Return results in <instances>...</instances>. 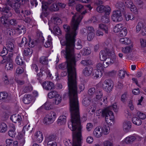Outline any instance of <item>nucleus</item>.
Returning <instances> with one entry per match:
<instances>
[{"mask_svg":"<svg viewBox=\"0 0 146 146\" xmlns=\"http://www.w3.org/2000/svg\"><path fill=\"white\" fill-rule=\"evenodd\" d=\"M33 89V87L30 84L28 83L26 86L24 90L25 92H28L31 91Z\"/></svg>","mask_w":146,"mask_h":146,"instance_id":"obj_51","label":"nucleus"},{"mask_svg":"<svg viewBox=\"0 0 146 146\" xmlns=\"http://www.w3.org/2000/svg\"><path fill=\"white\" fill-rule=\"evenodd\" d=\"M123 14L125 18L127 21H128L129 20L132 21L135 19V17L130 13L125 12V13H123Z\"/></svg>","mask_w":146,"mask_h":146,"instance_id":"obj_26","label":"nucleus"},{"mask_svg":"<svg viewBox=\"0 0 146 146\" xmlns=\"http://www.w3.org/2000/svg\"><path fill=\"white\" fill-rule=\"evenodd\" d=\"M107 54L109 56L111 57H108L106 59V61L103 62L104 67H107L108 66L111 65L113 63L117 61L114 52L112 51L111 52L107 53Z\"/></svg>","mask_w":146,"mask_h":146,"instance_id":"obj_6","label":"nucleus"},{"mask_svg":"<svg viewBox=\"0 0 146 146\" xmlns=\"http://www.w3.org/2000/svg\"><path fill=\"white\" fill-rule=\"evenodd\" d=\"M5 68L7 70H12L13 68V66L12 63L11 62L7 63L6 65Z\"/></svg>","mask_w":146,"mask_h":146,"instance_id":"obj_55","label":"nucleus"},{"mask_svg":"<svg viewBox=\"0 0 146 146\" xmlns=\"http://www.w3.org/2000/svg\"><path fill=\"white\" fill-rule=\"evenodd\" d=\"M98 28L99 29H102L106 33H108V26L103 24H100L99 25Z\"/></svg>","mask_w":146,"mask_h":146,"instance_id":"obj_43","label":"nucleus"},{"mask_svg":"<svg viewBox=\"0 0 146 146\" xmlns=\"http://www.w3.org/2000/svg\"><path fill=\"white\" fill-rule=\"evenodd\" d=\"M81 17L77 13L73 16L70 29L69 26L64 25L63 28L67 33L66 35V40H61L60 42L63 46H66L65 50L61 51V53L67 60L66 66L68 72V86H76V62L79 59L80 55L78 54L76 56L74 54V42Z\"/></svg>","mask_w":146,"mask_h":146,"instance_id":"obj_1","label":"nucleus"},{"mask_svg":"<svg viewBox=\"0 0 146 146\" xmlns=\"http://www.w3.org/2000/svg\"><path fill=\"white\" fill-rule=\"evenodd\" d=\"M105 121L109 125H111L115 122L114 116L113 112L107 109L106 111H104L103 113Z\"/></svg>","mask_w":146,"mask_h":146,"instance_id":"obj_5","label":"nucleus"},{"mask_svg":"<svg viewBox=\"0 0 146 146\" xmlns=\"http://www.w3.org/2000/svg\"><path fill=\"white\" fill-rule=\"evenodd\" d=\"M27 38L25 37L23 38L21 43H20L19 45L21 47H23L27 44Z\"/></svg>","mask_w":146,"mask_h":146,"instance_id":"obj_57","label":"nucleus"},{"mask_svg":"<svg viewBox=\"0 0 146 146\" xmlns=\"http://www.w3.org/2000/svg\"><path fill=\"white\" fill-rule=\"evenodd\" d=\"M93 70L92 67H88L84 68L83 71V74L86 76H88L92 73Z\"/></svg>","mask_w":146,"mask_h":146,"instance_id":"obj_25","label":"nucleus"},{"mask_svg":"<svg viewBox=\"0 0 146 146\" xmlns=\"http://www.w3.org/2000/svg\"><path fill=\"white\" fill-rule=\"evenodd\" d=\"M53 122V121L49 116L46 114L43 119V123L45 125H48L50 124Z\"/></svg>","mask_w":146,"mask_h":146,"instance_id":"obj_28","label":"nucleus"},{"mask_svg":"<svg viewBox=\"0 0 146 146\" xmlns=\"http://www.w3.org/2000/svg\"><path fill=\"white\" fill-rule=\"evenodd\" d=\"M144 25L143 24L142 22H140L138 23L136 27V32L138 33L141 30Z\"/></svg>","mask_w":146,"mask_h":146,"instance_id":"obj_47","label":"nucleus"},{"mask_svg":"<svg viewBox=\"0 0 146 146\" xmlns=\"http://www.w3.org/2000/svg\"><path fill=\"white\" fill-rule=\"evenodd\" d=\"M81 63L84 66L90 65L92 64V62L90 60H82Z\"/></svg>","mask_w":146,"mask_h":146,"instance_id":"obj_56","label":"nucleus"},{"mask_svg":"<svg viewBox=\"0 0 146 146\" xmlns=\"http://www.w3.org/2000/svg\"><path fill=\"white\" fill-rule=\"evenodd\" d=\"M52 45V38L50 35H48V36L47 40L46 41L44 46L45 47H49Z\"/></svg>","mask_w":146,"mask_h":146,"instance_id":"obj_38","label":"nucleus"},{"mask_svg":"<svg viewBox=\"0 0 146 146\" xmlns=\"http://www.w3.org/2000/svg\"><path fill=\"white\" fill-rule=\"evenodd\" d=\"M130 9L131 11L134 14L136 15L138 13V9L134 5L131 7Z\"/></svg>","mask_w":146,"mask_h":146,"instance_id":"obj_54","label":"nucleus"},{"mask_svg":"<svg viewBox=\"0 0 146 146\" xmlns=\"http://www.w3.org/2000/svg\"><path fill=\"white\" fill-rule=\"evenodd\" d=\"M132 122L135 125H139L142 123L141 120L137 117L133 116L132 118Z\"/></svg>","mask_w":146,"mask_h":146,"instance_id":"obj_31","label":"nucleus"},{"mask_svg":"<svg viewBox=\"0 0 146 146\" xmlns=\"http://www.w3.org/2000/svg\"><path fill=\"white\" fill-rule=\"evenodd\" d=\"M11 120L13 122H20L22 121V118L21 115L16 114L12 115L10 118Z\"/></svg>","mask_w":146,"mask_h":146,"instance_id":"obj_17","label":"nucleus"},{"mask_svg":"<svg viewBox=\"0 0 146 146\" xmlns=\"http://www.w3.org/2000/svg\"><path fill=\"white\" fill-rule=\"evenodd\" d=\"M86 142L88 144H92L94 141L93 137L92 136H88L86 139Z\"/></svg>","mask_w":146,"mask_h":146,"instance_id":"obj_63","label":"nucleus"},{"mask_svg":"<svg viewBox=\"0 0 146 146\" xmlns=\"http://www.w3.org/2000/svg\"><path fill=\"white\" fill-rule=\"evenodd\" d=\"M102 135H107L110 133V128L108 125H104L101 127Z\"/></svg>","mask_w":146,"mask_h":146,"instance_id":"obj_22","label":"nucleus"},{"mask_svg":"<svg viewBox=\"0 0 146 146\" xmlns=\"http://www.w3.org/2000/svg\"><path fill=\"white\" fill-rule=\"evenodd\" d=\"M131 127V123L129 120H125L123 123V131L126 132H129Z\"/></svg>","mask_w":146,"mask_h":146,"instance_id":"obj_15","label":"nucleus"},{"mask_svg":"<svg viewBox=\"0 0 146 146\" xmlns=\"http://www.w3.org/2000/svg\"><path fill=\"white\" fill-rule=\"evenodd\" d=\"M106 109H108L109 110H110L113 109L115 111H117V105L116 103L114 104L112 106H110L106 108Z\"/></svg>","mask_w":146,"mask_h":146,"instance_id":"obj_59","label":"nucleus"},{"mask_svg":"<svg viewBox=\"0 0 146 146\" xmlns=\"http://www.w3.org/2000/svg\"><path fill=\"white\" fill-rule=\"evenodd\" d=\"M113 87V82L109 79L105 80L102 85L103 89L108 92H110L112 90Z\"/></svg>","mask_w":146,"mask_h":146,"instance_id":"obj_10","label":"nucleus"},{"mask_svg":"<svg viewBox=\"0 0 146 146\" xmlns=\"http://www.w3.org/2000/svg\"><path fill=\"white\" fill-rule=\"evenodd\" d=\"M87 30L88 33L87 39L89 41L92 40L95 35V31L94 29L92 27H86V29H83L81 30L82 33H84L86 32Z\"/></svg>","mask_w":146,"mask_h":146,"instance_id":"obj_7","label":"nucleus"},{"mask_svg":"<svg viewBox=\"0 0 146 146\" xmlns=\"http://www.w3.org/2000/svg\"><path fill=\"white\" fill-rule=\"evenodd\" d=\"M8 135L10 137H13L16 135L15 131V127L14 125H12V128L8 131Z\"/></svg>","mask_w":146,"mask_h":146,"instance_id":"obj_39","label":"nucleus"},{"mask_svg":"<svg viewBox=\"0 0 146 146\" xmlns=\"http://www.w3.org/2000/svg\"><path fill=\"white\" fill-rule=\"evenodd\" d=\"M66 117L65 116H60L57 120V123L58 125H61L64 124L66 122Z\"/></svg>","mask_w":146,"mask_h":146,"instance_id":"obj_23","label":"nucleus"},{"mask_svg":"<svg viewBox=\"0 0 146 146\" xmlns=\"http://www.w3.org/2000/svg\"><path fill=\"white\" fill-rule=\"evenodd\" d=\"M24 70L21 67L17 68L16 70L15 74L16 75H19L22 74L24 72Z\"/></svg>","mask_w":146,"mask_h":146,"instance_id":"obj_53","label":"nucleus"},{"mask_svg":"<svg viewBox=\"0 0 146 146\" xmlns=\"http://www.w3.org/2000/svg\"><path fill=\"white\" fill-rule=\"evenodd\" d=\"M111 19L114 22H119L123 20L122 13L119 10H115L113 12Z\"/></svg>","mask_w":146,"mask_h":146,"instance_id":"obj_8","label":"nucleus"},{"mask_svg":"<svg viewBox=\"0 0 146 146\" xmlns=\"http://www.w3.org/2000/svg\"><path fill=\"white\" fill-rule=\"evenodd\" d=\"M96 101L100 100L103 96V93L101 91L96 89Z\"/></svg>","mask_w":146,"mask_h":146,"instance_id":"obj_32","label":"nucleus"},{"mask_svg":"<svg viewBox=\"0 0 146 146\" xmlns=\"http://www.w3.org/2000/svg\"><path fill=\"white\" fill-rule=\"evenodd\" d=\"M62 23L61 19L58 17L54 16L51 18V20L48 23L49 27H53L54 25L60 24Z\"/></svg>","mask_w":146,"mask_h":146,"instance_id":"obj_13","label":"nucleus"},{"mask_svg":"<svg viewBox=\"0 0 146 146\" xmlns=\"http://www.w3.org/2000/svg\"><path fill=\"white\" fill-rule=\"evenodd\" d=\"M68 127L72 131L76 130L73 135V144L72 146H81L82 141V126L81 125L80 119H71L68 123Z\"/></svg>","mask_w":146,"mask_h":146,"instance_id":"obj_2","label":"nucleus"},{"mask_svg":"<svg viewBox=\"0 0 146 146\" xmlns=\"http://www.w3.org/2000/svg\"><path fill=\"white\" fill-rule=\"evenodd\" d=\"M133 50V45L131 44L130 45L121 48L122 52L126 54H128L131 53Z\"/></svg>","mask_w":146,"mask_h":146,"instance_id":"obj_19","label":"nucleus"},{"mask_svg":"<svg viewBox=\"0 0 146 146\" xmlns=\"http://www.w3.org/2000/svg\"><path fill=\"white\" fill-rule=\"evenodd\" d=\"M107 58L106 51H102L100 53V58L101 61H105Z\"/></svg>","mask_w":146,"mask_h":146,"instance_id":"obj_40","label":"nucleus"},{"mask_svg":"<svg viewBox=\"0 0 146 146\" xmlns=\"http://www.w3.org/2000/svg\"><path fill=\"white\" fill-rule=\"evenodd\" d=\"M20 0H7L6 3V7L4 8H0V11L3 12V15L0 19V23L5 24L7 23L8 22V18L12 16V14L10 11V8L8 7V5L11 7H13L16 5H18V2ZM22 2L24 1L25 3L28 0H21Z\"/></svg>","mask_w":146,"mask_h":146,"instance_id":"obj_3","label":"nucleus"},{"mask_svg":"<svg viewBox=\"0 0 146 146\" xmlns=\"http://www.w3.org/2000/svg\"><path fill=\"white\" fill-rule=\"evenodd\" d=\"M12 31H9L7 32V33L10 36L16 34H24L25 32V28L23 26H18L15 27L14 29L11 30Z\"/></svg>","mask_w":146,"mask_h":146,"instance_id":"obj_9","label":"nucleus"},{"mask_svg":"<svg viewBox=\"0 0 146 146\" xmlns=\"http://www.w3.org/2000/svg\"><path fill=\"white\" fill-rule=\"evenodd\" d=\"M33 100V97L30 94L25 95L23 99V102L26 104H30Z\"/></svg>","mask_w":146,"mask_h":146,"instance_id":"obj_20","label":"nucleus"},{"mask_svg":"<svg viewBox=\"0 0 146 146\" xmlns=\"http://www.w3.org/2000/svg\"><path fill=\"white\" fill-rule=\"evenodd\" d=\"M61 96L59 94L57 95L54 98L53 104L55 105H58L60 104L62 101Z\"/></svg>","mask_w":146,"mask_h":146,"instance_id":"obj_30","label":"nucleus"},{"mask_svg":"<svg viewBox=\"0 0 146 146\" xmlns=\"http://www.w3.org/2000/svg\"><path fill=\"white\" fill-rule=\"evenodd\" d=\"M123 26V25L122 23L117 24L113 27V31L115 33H118L121 30Z\"/></svg>","mask_w":146,"mask_h":146,"instance_id":"obj_27","label":"nucleus"},{"mask_svg":"<svg viewBox=\"0 0 146 146\" xmlns=\"http://www.w3.org/2000/svg\"><path fill=\"white\" fill-rule=\"evenodd\" d=\"M110 7L108 6L104 7L103 5H100L97 7L96 10L99 13H102L104 12L105 13L106 11H107V7Z\"/></svg>","mask_w":146,"mask_h":146,"instance_id":"obj_33","label":"nucleus"},{"mask_svg":"<svg viewBox=\"0 0 146 146\" xmlns=\"http://www.w3.org/2000/svg\"><path fill=\"white\" fill-rule=\"evenodd\" d=\"M140 42L141 47L145 48L146 47V40L143 38H141L140 40Z\"/></svg>","mask_w":146,"mask_h":146,"instance_id":"obj_61","label":"nucleus"},{"mask_svg":"<svg viewBox=\"0 0 146 146\" xmlns=\"http://www.w3.org/2000/svg\"><path fill=\"white\" fill-rule=\"evenodd\" d=\"M103 146H113V142L109 140H106L103 142Z\"/></svg>","mask_w":146,"mask_h":146,"instance_id":"obj_49","label":"nucleus"},{"mask_svg":"<svg viewBox=\"0 0 146 146\" xmlns=\"http://www.w3.org/2000/svg\"><path fill=\"white\" fill-rule=\"evenodd\" d=\"M14 47V46L13 43L11 42H9L7 44L6 47L5 48L9 51L12 52L13 50Z\"/></svg>","mask_w":146,"mask_h":146,"instance_id":"obj_42","label":"nucleus"},{"mask_svg":"<svg viewBox=\"0 0 146 146\" xmlns=\"http://www.w3.org/2000/svg\"><path fill=\"white\" fill-rule=\"evenodd\" d=\"M56 138L54 136H51L46 139L47 142V146H57V144L55 140Z\"/></svg>","mask_w":146,"mask_h":146,"instance_id":"obj_14","label":"nucleus"},{"mask_svg":"<svg viewBox=\"0 0 146 146\" xmlns=\"http://www.w3.org/2000/svg\"><path fill=\"white\" fill-rule=\"evenodd\" d=\"M35 139L37 142H42L43 139V136L42 132L39 131H36L35 134Z\"/></svg>","mask_w":146,"mask_h":146,"instance_id":"obj_18","label":"nucleus"},{"mask_svg":"<svg viewBox=\"0 0 146 146\" xmlns=\"http://www.w3.org/2000/svg\"><path fill=\"white\" fill-rule=\"evenodd\" d=\"M23 57L19 54L18 55L16 59V62L17 64L19 65H21L23 62Z\"/></svg>","mask_w":146,"mask_h":146,"instance_id":"obj_41","label":"nucleus"},{"mask_svg":"<svg viewBox=\"0 0 146 146\" xmlns=\"http://www.w3.org/2000/svg\"><path fill=\"white\" fill-rule=\"evenodd\" d=\"M53 104L52 102L47 101L42 107L46 110H50L52 108Z\"/></svg>","mask_w":146,"mask_h":146,"instance_id":"obj_29","label":"nucleus"},{"mask_svg":"<svg viewBox=\"0 0 146 146\" xmlns=\"http://www.w3.org/2000/svg\"><path fill=\"white\" fill-rule=\"evenodd\" d=\"M8 95L7 93L4 92H0V99L5 100L7 98Z\"/></svg>","mask_w":146,"mask_h":146,"instance_id":"obj_48","label":"nucleus"},{"mask_svg":"<svg viewBox=\"0 0 146 146\" xmlns=\"http://www.w3.org/2000/svg\"><path fill=\"white\" fill-rule=\"evenodd\" d=\"M107 9V11H106L105 15L102 17L101 20L103 23H108L110 21L109 15L110 13L111 8L110 7H108Z\"/></svg>","mask_w":146,"mask_h":146,"instance_id":"obj_12","label":"nucleus"},{"mask_svg":"<svg viewBox=\"0 0 146 146\" xmlns=\"http://www.w3.org/2000/svg\"><path fill=\"white\" fill-rule=\"evenodd\" d=\"M7 126L5 123H2L0 124V132L1 133H5L7 131Z\"/></svg>","mask_w":146,"mask_h":146,"instance_id":"obj_35","label":"nucleus"},{"mask_svg":"<svg viewBox=\"0 0 146 146\" xmlns=\"http://www.w3.org/2000/svg\"><path fill=\"white\" fill-rule=\"evenodd\" d=\"M103 72L102 71H100L98 70H95L93 74V78L96 79L98 78L101 77L102 75Z\"/></svg>","mask_w":146,"mask_h":146,"instance_id":"obj_34","label":"nucleus"},{"mask_svg":"<svg viewBox=\"0 0 146 146\" xmlns=\"http://www.w3.org/2000/svg\"><path fill=\"white\" fill-rule=\"evenodd\" d=\"M93 136L96 138H100L102 136L101 127H96L93 131Z\"/></svg>","mask_w":146,"mask_h":146,"instance_id":"obj_16","label":"nucleus"},{"mask_svg":"<svg viewBox=\"0 0 146 146\" xmlns=\"http://www.w3.org/2000/svg\"><path fill=\"white\" fill-rule=\"evenodd\" d=\"M82 47L81 40L79 39L76 40L75 45V48L77 49H80Z\"/></svg>","mask_w":146,"mask_h":146,"instance_id":"obj_44","label":"nucleus"},{"mask_svg":"<svg viewBox=\"0 0 146 146\" xmlns=\"http://www.w3.org/2000/svg\"><path fill=\"white\" fill-rule=\"evenodd\" d=\"M127 96V92H125L122 95L121 98V100L123 102H125L126 101V98Z\"/></svg>","mask_w":146,"mask_h":146,"instance_id":"obj_62","label":"nucleus"},{"mask_svg":"<svg viewBox=\"0 0 146 146\" xmlns=\"http://www.w3.org/2000/svg\"><path fill=\"white\" fill-rule=\"evenodd\" d=\"M120 43L125 45H128L130 44L131 43V39L127 37L122 38L119 39Z\"/></svg>","mask_w":146,"mask_h":146,"instance_id":"obj_24","label":"nucleus"},{"mask_svg":"<svg viewBox=\"0 0 146 146\" xmlns=\"http://www.w3.org/2000/svg\"><path fill=\"white\" fill-rule=\"evenodd\" d=\"M133 139V135H130L124 138L121 142L123 144H129L134 142Z\"/></svg>","mask_w":146,"mask_h":146,"instance_id":"obj_21","label":"nucleus"},{"mask_svg":"<svg viewBox=\"0 0 146 146\" xmlns=\"http://www.w3.org/2000/svg\"><path fill=\"white\" fill-rule=\"evenodd\" d=\"M49 117L54 122L57 116L56 113L54 111H51L47 114Z\"/></svg>","mask_w":146,"mask_h":146,"instance_id":"obj_36","label":"nucleus"},{"mask_svg":"<svg viewBox=\"0 0 146 146\" xmlns=\"http://www.w3.org/2000/svg\"><path fill=\"white\" fill-rule=\"evenodd\" d=\"M137 115L139 119H145L146 116L143 113L138 111L137 113Z\"/></svg>","mask_w":146,"mask_h":146,"instance_id":"obj_50","label":"nucleus"},{"mask_svg":"<svg viewBox=\"0 0 146 146\" xmlns=\"http://www.w3.org/2000/svg\"><path fill=\"white\" fill-rule=\"evenodd\" d=\"M32 53V50L29 48H26L23 52L24 55L26 56H30Z\"/></svg>","mask_w":146,"mask_h":146,"instance_id":"obj_45","label":"nucleus"},{"mask_svg":"<svg viewBox=\"0 0 146 146\" xmlns=\"http://www.w3.org/2000/svg\"><path fill=\"white\" fill-rule=\"evenodd\" d=\"M13 141L11 139H8L6 140V146H13Z\"/></svg>","mask_w":146,"mask_h":146,"instance_id":"obj_64","label":"nucleus"},{"mask_svg":"<svg viewBox=\"0 0 146 146\" xmlns=\"http://www.w3.org/2000/svg\"><path fill=\"white\" fill-rule=\"evenodd\" d=\"M42 86L44 89L49 90L54 88L55 86L54 84L52 82L48 81H46L43 82Z\"/></svg>","mask_w":146,"mask_h":146,"instance_id":"obj_11","label":"nucleus"},{"mask_svg":"<svg viewBox=\"0 0 146 146\" xmlns=\"http://www.w3.org/2000/svg\"><path fill=\"white\" fill-rule=\"evenodd\" d=\"M58 94V93L56 91H52L48 93V96L49 98H52L53 97L54 98Z\"/></svg>","mask_w":146,"mask_h":146,"instance_id":"obj_46","label":"nucleus"},{"mask_svg":"<svg viewBox=\"0 0 146 146\" xmlns=\"http://www.w3.org/2000/svg\"><path fill=\"white\" fill-rule=\"evenodd\" d=\"M40 61V62L43 64H46L48 63L47 58L44 56L41 57Z\"/></svg>","mask_w":146,"mask_h":146,"instance_id":"obj_58","label":"nucleus"},{"mask_svg":"<svg viewBox=\"0 0 146 146\" xmlns=\"http://www.w3.org/2000/svg\"><path fill=\"white\" fill-rule=\"evenodd\" d=\"M76 9L77 11L81 12L82 11L84 10V6L80 4H77L76 6Z\"/></svg>","mask_w":146,"mask_h":146,"instance_id":"obj_60","label":"nucleus"},{"mask_svg":"<svg viewBox=\"0 0 146 146\" xmlns=\"http://www.w3.org/2000/svg\"><path fill=\"white\" fill-rule=\"evenodd\" d=\"M42 12L41 15L46 17L48 13L47 12V9L52 11H56L59 10V7L57 3L50 4L48 2H45L42 1Z\"/></svg>","mask_w":146,"mask_h":146,"instance_id":"obj_4","label":"nucleus"},{"mask_svg":"<svg viewBox=\"0 0 146 146\" xmlns=\"http://www.w3.org/2000/svg\"><path fill=\"white\" fill-rule=\"evenodd\" d=\"M105 68L104 66V64L102 65L101 63H98L96 66L97 70L102 72H103L104 68Z\"/></svg>","mask_w":146,"mask_h":146,"instance_id":"obj_52","label":"nucleus"},{"mask_svg":"<svg viewBox=\"0 0 146 146\" xmlns=\"http://www.w3.org/2000/svg\"><path fill=\"white\" fill-rule=\"evenodd\" d=\"M122 29L120 31L119 35L120 36L123 37L125 36L127 33V28L124 27H122Z\"/></svg>","mask_w":146,"mask_h":146,"instance_id":"obj_37","label":"nucleus"}]
</instances>
